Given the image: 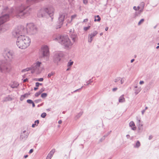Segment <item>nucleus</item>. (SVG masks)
Returning a JSON list of instances; mask_svg holds the SVG:
<instances>
[{"mask_svg":"<svg viewBox=\"0 0 159 159\" xmlns=\"http://www.w3.org/2000/svg\"><path fill=\"white\" fill-rule=\"evenodd\" d=\"M2 9L1 16H0V33L4 32L8 30V26L4 23L9 19V16L7 13L8 11V7H3Z\"/></svg>","mask_w":159,"mask_h":159,"instance_id":"nucleus-1","label":"nucleus"},{"mask_svg":"<svg viewBox=\"0 0 159 159\" xmlns=\"http://www.w3.org/2000/svg\"><path fill=\"white\" fill-rule=\"evenodd\" d=\"M30 39L28 37L21 35L17 39L16 44L20 48L25 49L30 45Z\"/></svg>","mask_w":159,"mask_h":159,"instance_id":"nucleus-2","label":"nucleus"},{"mask_svg":"<svg viewBox=\"0 0 159 159\" xmlns=\"http://www.w3.org/2000/svg\"><path fill=\"white\" fill-rule=\"evenodd\" d=\"M54 12V9L52 7L43 8L41 9L38 12L37 15L39 18L45 17L48 15L51 19L52 21L53 19V16Z\"/></svg>","mask_w":159,"mask_h":159,"instance_id":"nucleus-3","label":"nucleus"},{"mask_svg":"<svg viewBox=\"0 0 159 159\" xmlns=\"http://www.w3.org/2000/svg\"><path fill=\"white\" fill-rule=\"evenodd\" d=\"M58 42L62 45L66 49L70 48L73 44L67 35L61 36L57 39Z\"/></svg>","mask_w":159,"mask_h":159,"instance_id":"nucleus-4","label":"nucleus"},{"mask_svg":"<svg viewBox=\"0 0 159 159\" xmlns=\"http://www.w3.org/2000/svg\"><path fill=\"white\" fill-rule=\"evenodd\" d=\"M30 8L29 6H22L19 11H17L16 15L17 17L23 18L28 16L30 13Z\"/></svg>","mask_w":159,"mask_h":159,"instance_id":"nucleus-5","label":"nucleus"},{"mask_svg":"<svg viewBox=\"0 0 159 159\" xmlns=\"http://www.w3.org/2000/svg\"><path fill=\"white\" fill-rule=\"evenodd\" d=\"M26 32L27 30L23 26H19L13 30L12 34L13 36L18 38L20 35L26 34Z\"/></svg>","mask_w":159,"mask_h":159,"instance_id":"nucleus-6","label":"nucleus"},{"mask_svg":"<svg viewBox=\"0 0 159 159\" xmlns=\"http://www.w3.org/2000/svg\"><path fill=\"white\" fill-rule=\"evenodd\" d=\"M26 33H29L31 34L35 33L37 31L36 26L33 23L27 24L26 28Z\"/></svg>","mask_w":159,"mask_h":159,"instance_id":"nucleus-7","label":"nucleus"},{"mask_svg":"<svg viewBox=\"0 0 159 159\" xmlns=\"http://www.w3.org/2000/svg\"><path fill=\"white\" fill-rule=\"evenodd\" d=\"M40 53L42 55V57L45 58L46 61L48 60L49 51L48 47L47 46H42L40 51Z\"/></svg>","mask_w":159,"mask_h":159,"instance_id":"nucleus-8","label":"nucleus"},{"mask_svg":"<svg viewBox=\"0 0 159 159\" xmlns=\"http://www.w3.org/2000/svg\"><path fill=\"white\" fill-rule=\"evenodd\" d=\"M11 69V67L6 64L4 61L0 60V72H8Z\"/></svg>","mask_w":159,"mask_h":159,"instance_id":"nucleus-9","label":"nucleus"},{"mask_svg":"<svg viewBox=\"0 0 159 159\" xmlns=\"http://www.w3.org/2000/svg\"><path fill=\"white\" fill-rule=\"evenodd\" d=\"M67 16V14L65 12H61L60 13L58 17V22L59 25H58V27L57 28V29H58V28H59L61 27L63 25L65 17H66Z\"/></svg>","mask_w":159,"mask_h":159,"instance_id":"nucleus-10","label":"nucleus"},{"mask_svg":"<svg viewBox=\"0 0 159 159\" xmlns=\"http://www.w3.org/2000/svg\"><path fill=\"white\" fill-rule=\"evenodd\" d=\"M41 63L39 61H38L34 63L32 66V69L34 71H35L38 73L41 72V71L39 70V68L40 67Z\"/></svg>","mask_w":159,"mask_h":159,"instance_id":"nucleus-11","label":"nucleus"},{"mask_svg":"<svg viewBox=\"0 0 159 159\" xmlns=\"http://www.w3.org/2000/svg\"><path fill=\"white\" fill-rule=\"evenodd\" d=\"M62 56L61 53L58 52L55 54L53 58L54 62L55 63H57L60 61Z\"/></svg>","mask_w":159,"mask_h":159,"instance_id":"nucleus-12","label":"nucleus"},{"mask_svg":"<svg viewBox=\"0 0 159 159\" xmlns=\"http://www.w3.org/2000/svg\"><path fill=\"white\" fill-rule=\"evenodd\" d=\"M98 33V32L96 30H94L92 33L89 34L88 36V42L91 43L94 37L96 36Z\"/></svg>","mask_w":159,"mask_h":159,"instance_id":"nucleus-13","label":"nucleus"},{"mask_svg":"<svg viewBox=\"0 0 159 159\" xmlns=\"http://www.w3.org/2000/svg\"><path fill=\"white\" fill-rule=\"evenodd\" d=\"M29 134L26 130H24L22 133H21L20 135V138L22 139H26L28 137Z\"/></svg>","mask_w":159,"mask_h":159,"instance_id":"nucleus-14","label":"nucleus"},{"mask_svg":"<svg viewBox=\"0 0 159 159\" xmlns=\"http://www.w3.org/2000/svg\"><path fill=\"white\" fill-rule=\"evenodd\" d=\"M12 99V98L11 97L10 95H8L7 96L3 98L2 102H4L7 101H11Z\"/></svg>","mask_w":159,"mask_h":159,"instance_id":"nucleus-15","label":"nucleus"},{"mask_svg":"<svg viewBox=\"0 0 159 159\" xmlns=\"http://www.w3.org/2000/svg\"><path fill=\"white\" fill-rule=\"evenodd\" d=\"M55 149H52L48 154L47 157L46 159H51L52 156L55 152Z\"/></svg>","mask_w":159,"mask_h":159,"instance_id":"nucleus-16","label":"nucleus"},{"mask_svg":"<svg viewBox=\"0 0 159 159\" xmlns=\"http://www.w3.org/2000/svg\"><path fill=\"white\" fill-rule=\"evenodd\" d=\"M70 37L73 42H75L77 39V35L75 33L71 34Z\"/></svg>","mask_w":159,"mask_h":159,"instance_id":"nucleus-17","label":"nucleus"},{"mask_svg":"<svg viewBox=\"0 0 159 159\" xmlns=\"http://www.w3.org/2000/svg\"><path fill=\"white\" fill-rule=\"evenodd\" d=\"M129 125L130 127H131V129L132 130H135L136 129V128L135 126L134 122L133 121H131L130 122L129 124Z\"/></svg>","mask_w":159,"mask_h":159,"instance_id":"nucleus-18","label":"nucleus"},{"mask_svg":"<svg viewBox=\"0 0 159 159\" xmlns=\"http://www.w3.org/2000/svg\"><path fill=\"white\" fill-rule=\"evenodd\" d=\"M19 84L16 82H14L13 84H11V87L12 88H16L19 86Z\"/></svg>","mask_w":159,"mask_h":159,"instance_id":"nucleus-19","label":"nucleus"},{"mask_svg":"<svg viewBox=\"0 0 159 159\" xmlns=\"http://www.w3.org/2000/svg\"><path fill=\"white\" fill-rule=\"evenodd\" d=\"M125 99L124 97V95L121 96L119 98V102H125Z\"/></svg>","mask_w":159,"mask_h":159,"instance_id":"nucleus-20","label":"nucleus"},{"mask_svg":"<svg viewBox=\"0 0 159 159\" xmlns=\"http://www.w3.org/2000/svg\"><path fill=\"white\" fill-rule=\"evenodd\" d=\"M39 123V120H35L34 122V123L32 125V127L33 128L35 126H37L38 125V124Z\"/></svg>","mask_w":159,"mask_h":159,"instance_id":"nucleus-21","label":"nucleus"},{"mask_svg":"<svg viewBox=\"0 0 159 159\" xmlns=\"http://www.w3.org/2000/svg\"><path fill=\"white\" fill-rule=\"evenodd\" d=\"M139 125L138 127V132H141L143 130V124H141Z\"/></svg>","mask_w":159,"mask_h":159,"instance_id":"nucleus-22","label":"nucleus"},{"mask_svg":"<svg viewBox=\"0 0 159 159\" xmlns=\"http://www.w3.org/2000/svg\"><path fill=\"white\" fill-rule=\"evenodd\" d=\"M140 146V143L139 141H137L135 145L134 146V148H139Z\"/></svg>","mask_w":159,"mask_h":159,"instance_id":"nucleus-23","label":"nucleus"},{"mask_svg":"<svg viewBox=\"0 0 159 159\" xmlns=\"http://www.w3.org/2000/svg\"><path fill=\"white\" fill-rule=\"evenodd\" d=\"M101 20V18L99 15H97L95 16V19L94 20L95 21H99Z\"/></svg>","mask_w":159,"mask_h":159,"instance_id":"nucleus-24","label":"nucleus"},{"mask_svg":"<svg viewBox=\"0 0 159 159\" xmlns=\"http://www.w3.org/2000/svg\"><path fill=\"white\" fill-rule=\"evenodd\" d=\"M136 118L137 120V124L138 125L143 124L141 122V119L140 118H139L138 117H136Z\"/></svg>","mask_w":159,"mask_h":159,"instance_id":"nucleus-25","label":"nucleus"},{"mask_svg":"<svg viewBox=\"0 0 159 159\" xmlns=\"http://www.w3.org/2000/svg\"><path fill=\"white\" fill-rule=\"evenodd\" d=\"M93 82V81L92 80V79H90L86 82V84H84V85H88L89 84H90Z\"/></svg>","mask_w":159,"mask_h":159,"instance_id":"nucleus-26","label":"nucleus"},{"mask_svg":"<svg viewBox=\"0 0 159 159\" xmlns=\"http://www.w3.org/2000/svg\"><path fill=\"white\" fill-rule=\"evenodd\" d=\"M76 16V15H72L71 16V20L70 21H69V20L67 21V22L68 23H70L71 22V21H72V20L74 19Z\"/></svg>","mask_w":159,"mask_h":159,"instance_id":"nucleus-27","label":"nucleus"},{"mask_svg":"<svg viewBox=\"0 0 159 159\" xmlns=\"http://www.w3.org/2000/svg\"><path fill=\"white\" fill-rule=\"evenodd\" d=\"M141 90L140 88H138L137 89L135 90V93L136 95Z\"/></svg>","mask_w":159,"mask_h":159,"instance_id":"nucleus-28","label":"nucleus"},{"mask_svg":"<svg viewBox=\"0 0 159 159\" xmlns=\"http://www.w3.org/2000/svg\"><path fill=\"white\" fill-rule=\"evenodd\" d=\"M83 114V112H80V113H79L76 116V119H78Z\"/></svg>","mask_w":159,"mask_h":159,"instance_id":"nucleus-29","label":"nucleus"},{"mask_svg":"<svg viewBox=\"0 0 159 159\" xmlns=\"http://www.w3.org/2000/svg\"><path fill=\"white\" fill-rule=\"evenodd\" d=\"M140 14L139 12H136L134 14V18H136L137 16H139L140 15Z\"/></svg>","mask_w":159,"mask_h":159,"instance_id":"nucleus-30","label":"nucleus"},{"mask_svg":"<svg viewBox=\"0 0 159 159\" xmlns=\"http://www.w3.org/2000/svg\"><path fill=\"white\" fill-rule=\"evenodd\" d=\"M32 70V68H27L25 69H23L22 70V72H26V71H28L29 70Z\"/></svg>","mask_w":159,"mask_h":159,"instance_id":"nucleus-31","label":"nucleus"},{"mask_svg":"<svg viewBox=\"0 0 159 159\" xmlns=\"http://www.w3.org/2000/svg\"><path fill=\"white\" fill-rule=\"evenodd\" d=\"M144 6L145 4L144 2H142L140 5V7H141V8H142V9H144Z\"/></svg>","mask_w":159,"mask_h":159,"instance_id":"nucleus-32","label":"nucleus"},{"mask_svg":"<svg viewBox=\"0 0 159 159\" xmlns=\"http://www.w3.org/2000/svg\"><path fill=\"white\" fill-rule=\"evenodd\" d=\"M47 95V94L46 93H43L41 94V97L42 98H46Z\"/></svg>","mask_w":159,"mask_h":159,"instance_id":"nucleus-33","label":"nucleus"},{"mask_svg":"<svg viewBox=\"0 0 159 159\" xmlns=\"http://www.w3.org/2000/svg\"><path fill=\"white\" fill-rule=\"evenodd\" d=\"M73 64V62L72 61H69V62H68V64H67V66L68 67H69V66H71Z\"/></svg>","mask_w":159,"mask_h":159,"instance_id":"nucleus-34","label":"nucleus"},{"mask_svg":"<svg viewBox=\"0 0 159 159\" xmlns=\"http://www.w3.org/2000/svg\"><path fill=\"white\" fill-rule=\"evenodd\" d=\"M144 19H141L138 23V25H140L142 23H143L144 21Z\"/></svg>","mask_w":159,"mask_h":159,"instance_id":"nucleus-35","label":"nucleus"},{"mask_svg":"<svg viewBox=\"0 0 159 159\" xmlns=\"http://www.w3.org/2000/svg\"><path fill=\"white\" fill-rule=\"evenodd\" d=\"M90 26H89L87 27H84V31H87V30H89L90 28Z\"/></svg>","mask_w":159,"mask_h":159,"instance_id":"nucleus-36","label":"nucleus"},{"mask_svg":"<svg viewBox=\"0 0 159 159\" xmlns=\"http://www.w3.org/2000/svg\"><path fill=\"white\" fill-rule=\"evenodd\" d=\"M46 116V113H45V112H43V113H42L41 115V117L43 118H45Z\"/></svg>","mask_w":159,"mask_h":159,"instance_id":"nucleus-37","label":"nucleus"},{"mask_svg":"<svg viewBox=\"0 0 159 159\" xmlns=\"http://www.w3.org/2000/svg\"><path fill=\"white\" fill-rule=\"evenodd\" d=\"M30 94V93H25L24 95H22L25 98H27L29 95Z\"/></svg>","mask_w":159,"mask_h":159,"instance_id":"nucleus-38","label":"nucleus"},{"mask_svg":"<svg viewBox=\"0 0 159 159\" xmlns=\"http://www.w3.org/2000/svg\"><path fill=\"white\" fill-rule=\"evenodd\" d=\"M54 74V73L53 72H52L51 73H50L48 74V77L50 78V77L52 76L53 75V74Z\"/></svg>","mask_w":159,"mask_h":159,"instance_id":"nucleus-39","label":"nucleus"},{"mask_svg":"<svg viewBox=\"0 0 159 159\" xmlns=\"http://www.w3.org/2000/svg\"><path fill=\"white\" fill-rule=\"evenodd\" d=\"M27 102L28 103L32 104V103L33 101L31 99H28L27 100Z\"/></svg>","mask_w":159,"mask_h":159,"instance_id":"nucleus-40","label":"nucleus"},{"mask_svg":"<svg viewBox=\"0 0 159 159\" xmlns=\"http://www.w3.org/2000/svg\"><path fill=\"white\" fill-rule=\"evenodd\" d=\"M120 77H117V78H116L115 80H114V81L115 82H117V81H119V80H120Z\"/></svg>","mask_w":159,"mask_h":159,"instance_id":"nucleus-41","label":"nucleus"},{"mask_svg":"<svg viewBox=\"0 0 159 159\" xmlns=\"http://www.w3.org/2000/svg\"><path fill=\"white\" fill-rule=\"evenodd\" d=\"M41 93L39 92H37L36 93H35V96L37 97H38L40 95V94Z\"/></svg>","mask_w":159,"mask_h":159,"instance_id":"nucleus-42","label":"nucleus"},{"mask_svg":"<svg viewBox=\"0 0 159 159\" xmlns=\"http://www.w3.org/2000/svg\"><path fill=\"white\" fill-rule=\"evenodd\" d=\"M124 77H123L121 79V80H120V82L121 84H123L124 83Z\"/></svg>","mask_w":159,"mask_h":159,"instance_id":"nucleus-43","label":"nucleus"},{"mask_svg":"<svg viewBox=\"0 0 159 159\" xmlns=\"http://www.w3.org/2000/svg\"><path fill=\"white\" fill-rule=\"evenodd\" d=\"M25 98L23 96V95H21L20 98V99L21 101H22Z\"/></svg>","mask_w":159,"mask_h":159,"instance_id":"nucleus-44","label":"nucleus"},{"mask_svg":"<svg viewBox=\"0 0 159 159\" xmlns=\"http://www.w3.org/2000/svg\"><path fill=\"white\" fill-rule=\"evenodd\" d=\"M43 79L42 78H39L38 80V81H43Z\"/></svg>","mask_w":159,"mask_h":159,"instance_id":"nucleus-45","label":"nucleus"},{"mask_svg":"<svg viewBox=\"0 0 159 159\" xmlns=\"http://www.w3.org/2000/svg\"><path fill=\"white\" fill-rule=\"evenodd\" d=\"M83 2L84 4H86L88 3V0H83Z\"/></svg>","mask_w":159,"mask_h":159,"instance_id":"nucleus-46","label":"nucleus"},{"mask_svg":"<svg viewBox=\"0 0 159 159\" xmlns=\"http://www.w3.org/2000/svg\"><path fill=\"white\" fill-rule=\"evenodd\" d=\"M39 85H40V83L39 82H36L35 84V86L37 87H38L39 86Z\"/></svg>","mask_w":159,"mask_h":159,"instance_id":"nucleus-47","label":"nucleus"},{"mask_svg":"<svg viewBox=\"0 0 159 159\" xmlns=\"http://www.w3.org/2000/svg\"><path fill=\"white\" fill-rule=\"evenodd\" d=\"M44 91V89L42 88L41 89H40V90H39V92L41 93Z\"/></svg>","mask_w":159,"mask_h":159,"instance_id":"nucleus-48","label":"nucleus"},{"mask_svg":"<svg viewBox=\"0 0 159 159\" xmlns=\"http://www.w3.org/2000/svg\"><path fill=\"white\" fill-rule=\"evenodd\" d=\"M140 10H139V11L138 12H139L140 14L141 12L143 11V9L140 8Z\"/></svg>","mask_w":159,"mask_h":159,"instance_id":"nucleus-49","label":"nucleus"},{"mask_svg":"<svg viewBox=\"0 0 159 159\" xmlns=\"http://www.w3.org/2000/svg\"><path fill=\"white\" fill-rule=\"evenodd\" d=\"M117 89V88H115L112 89V90L113 92H115L116 91Z\"/></svg>","mask_w":159,"mask_h":159,"instance_id":"nucleus-50","label":"nucleus"},{"mask_svg":"<svg viewBox=\"0 0 159 159\" xmlns=\"http://www.w3.org/2000/svg\"><path fill=\"white\" fill-rule=\"evenodd\" d=\"M133 9H134V10L135 11L138 10V9H137V8L135 6H134L133 7Z\"/></svg>","mask_w":159,"mask_h":159,"instance_id":"nucleus-51","label":"nucleus"},{"mask_svg":"<svg viewBox=\"0 0 159 159\" xmlns=\"http://www.w3.org/2000/svg\"><path fill=\"white\" fill-rule=\"evenodd\" d=\"M88 19H85L83 21V22H86L88 21Z\"/></svg>","mask_w":159,"mask_h":159,"instance_id":"nucleus-52","label":"nucleus"},{"mask_svg":"<svg viewBox=\"0 0 159 159\" xmlns=\"http://www.w3.org/2000/svg\"><path fill=\"white\" fill-rule=\"evenodd\" d=\"M144 83V82L143 81H140L139 82V84H142Z\"/></svg>","mask_w":159,"mask_h":159,"instance_id":"nucleus-53","label":"nucleus"},{"mask_svg":"<svg viewBox=\"0 0 159 159\" xmlns=\"http://www.w3.org/2000/svg\"><path fill=\"white\" fill-rule=\"evenodd\" d=\"M33 151H34V150H33V149H31L30 150V151H29V153H32V152H33Z\"/></svg>","mask_w":159,"mask_h":159,"instance_id":"nucleus-54","label":"nucleus"},{"mask_svg":"<svg viewBox=\"0 0 159 159\" xmlns=\"http://www.w3.org/2000/svg\"><path fill=\"white\" fill-rule=\"evenodd\" d=\"M28 79H25L24 80H23V82H26L27 80H28Z\"/></svg>","mask_w":159,"mask_h":159,"instance_id":"nucleus-55","label":"nucleus"},{"mask_svg":"<svg viewBox=\"0 0 159 159\" xmlns=\"http://www.w3.org/2000/svg\"><path fill=\"white\" fill-rule=\"evenodd\" d=\"M145 111L144 109L142 111V114L143 115L144 114V112H145Z\"/></svg>","mask_w":159,"mask_h":159,"instance_id":"nucleus-56","label":"nucleus"},{"mask_svg":"<svg viewBox=\"0 0 159 159\" xmlns=\"http://www.w3.org/2000/svg\"><path fill=\"white\" fill-rule=\"evenodd\" d=\"M79 90H80V89H77L74 91H73V92H75H75H77V91H79Z\"/></svg>","mask_w":159,"mask_h":159,"instance_id":"nucleus-57","label":"nucleus"},{"mask_svg":"<svg viewBox=\"0 0 159 159\" xmlns=\"http://www.w3.org/2000/svg\"><path fill=\"white\" fill-rule=\"evenodd\" d=\"M32 107H34L35 106V104L34 103V102H33L32 103Z\"/></svg>","mask_w":159,"mask_h":159,"instance_id":"nucleus-58","label":"nucleus"},{"mask_svg":"<svg viewBox=\"0 0 159 159\" xmlns=\"http://www.w3.org/2000/svg\"><path fill=\"white\" fill-rule=\"evenodd\" d=\"M126 137L127 139H129V137H130V136L129 134H127L126 135Z\"/></svg>","mask_w":159,"mask_h":159,"instance_id":"nucleus-59","label":"nucleus"},{"mask_svg":"<svg viewBox=\"0 0 159 159\" xmlns=\"http://www.w3.org/2000/svg\"><path fill=\"white\" fill-rule=\"evenodd\" d=\"M62 123V121L61 120H59L58 121V123L59 124H61Z\"/></svg>","mask_w":159,"mask_h":159,"instance_id":"nucleus-60","label":"nucleus"},{"mask_svg":"<svg viewBox=\"0 0 159 159\" xmlns=\"http://www.w3.org/2000/svg\"><path fill=\"white\" fill-rule=\"evenodd\" d=\"M38 89V88L37 87H35L34 88V90H36Z\"/></svg>","mask_w":159,"mask_h":159,"instance_id":"nucleus-61","label":"nucleus"},{"mask_svg":"<svg viewBox=\"0 0 159 159\" xmlns=\"http://www.w3.org/2000/svg\"><path fill=\"white\" fill-rule=\"evenodd\" d=\"M51 109L50 108H48L47 109V111H51Z\"/></svg>","mask_w":159,"mask_h":159,"instance_id":"nucleus-62","label":"nucleus"},{"mask_svg":"<svg viewBox=\"0 0 159 159\" xmlns=\"http://www.w3.org/2000/svg\"><path fill=\"white\" fill-rule=\"evenodd\" d=\"M134 60V59H132V60H131L130 61H131V63H132Z\"/></svg>","mask_w":159,"mask_h":159,"instance_id":"nucleus-63","label":"nucleus"},{"mask_svg":"<svg viewBox=\"0 0 159 159\" xmlns=\"http://www.w3.org/2000/svg\"><path fill=\"white\" fill-rule=\"evenodd\" d=\"M108 27H106L105 29V30L106 31H107L108 30Z\"/></svg>","mask_w":159,"mask_h":159,"instance_id":"nucleus-64","label":"nucleus"}]
</instances>
